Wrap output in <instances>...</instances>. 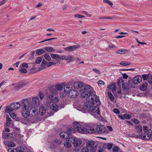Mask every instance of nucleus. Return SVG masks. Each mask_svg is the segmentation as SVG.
<instances>
[{
	"mask_svg": "<svg viewBox=\"0 0 152 152\" xmlns=\"http://www.w3.org/2000/svg\"><path fill=\"white\" fill-rule=\"evenodd\" d=\"M93 102H91V107L90 108V113L95 117L100 115L99 108L98 106L100 104V102L98 96L96 95V97L94 99Z\"/></svg>",
	"mask_w": 152,
	"mask_h": 152,
	"instance_id": "f257e3e1",
	"label": "nucleus"
},
{
	"mask_svg": "<svg viewBox=\"0 0 152 152\" xmlns=\"http://www.w3.org/2000/svg\"><path fill=\"white\" fill-rule=\"evenodd\" d=\"M94 91L93 88L91 86L85 84L80 89V92L82 97H87L88 101L91 98L92 96L95 95L92 94Z\"/></svg>",
	"mask_w": 152,
	"mask_h": 152,
	"instance_id": "f03ea898",
	"label": "nucleus"
},
{
	"mask_svg": "<svg viewBox=\"0 0 152 152\" xmlns=\"http://www.w3.org/2000/svg\"><path fill=\"white\" fill-rule=\"evenodd\" d=\"M72 85L70 84L66 85L64 89L65 92H67V95L69 97L75 98L78 95V93L77 90H72Z\"/></svg>",
	"mask_w": 152,
	"mask_h": 152,
	"instance_id": "7ed1b4c3",
	"label": "nucleus"
},
{
	"mask_svg": "<svg viewBox=\"0 0 152 152\" xmlns=\"http://www.w3.org/2000/svg\"><path fill=\"white\" fill-rule=\"evenodd\" d=\"M96 97V95L92 96L87 102H85L84 105L80 108V111L83 113H89L90 111V108L91 107V102H93L94 99Z\"/></svg>",
	"mask_w": 152,
	"mask_h": 152,
	"instance_id": "20e7f679",
	"label": "nucleus"
},
{
	"mask_svg": "<svg viewBox=\"0 0 152 152\" xmlns=\"http://www.w3.org/2000/svg\"><path fill=\"white\" fill-rule=\"evenodd\" d=\"M73 126L77 129V132L83 134H87L86 128L81 126L79 123L77 122L73 123Z\"/></svg>",
	"mask_w": 152,
	"mask_h": 152,
	"instance_id": "39448f33",
	"label": "nucleus"
},
{
	"mask_svg": "<svg viewBox=\"0 0 152 152\" xmlns=\"http://www.w3.org/2000/svg\"><path fill=\"white\" fill-rule=\"evenodd\" d=\"M49 91H50V94L47 96V99L50 100L51 101L53 99L55 96L56 94V91L55 89L54 86H50L48 88Z\"/></svg>",
	"mask_w": 152,
	"mask_h": 152,
	"instance_id": "423d86ee",
	"label": "nucleus"
},
{
	"mask_svg": "<svg viewBox=\"0 0 152 152\" xmlns=\"http://www.w3.org/2000/svg\"><path fill=\"white\" fill-rule=\"evenodd\" d=\"M96 132L99 134H107L108 131L106 128L102 125H98L96 126Z\"/></svg>",
	"mask_w": 152,
	"mask_h": 152,
	"instance_id": "0eeeda50",
	"label": "nucleus"
},
{
	"mask_svg": "<svg viewBox=\"0 0 152 152\" xmlns=\"http://www.w3.org/2000/svg\"><path fill=\"white\" fill-rule=\"evenodd\" d=\"M21 106L23 109L28 110V108L32 106V105L29 102L27 99H25L21 103Z\"/></svg>",
	"mask_w": 152,
	"mask_h": 152,
	"instance_id": "6e6552de",
	"label": "nucleus"
},
{
	"mask_svg": "<svg viewBox=\"0 0 152 152\" xmlns=\"http://www.w3.org/2000/svg\"><path fill=\"white\" fill-rule=\"evenodd\" d=\"M28 110L29 115L31 116L36 117L38 114V110L35 107L31 106Z\"/></svg>",
	"mask_w": 152,
	"mask_h": 152,
	"instance_id": "1a4fd4ad",
	"label": "nucleus"
},
{
	"mask_svg": "<svg viewBox=\"0 0 152 152\" xmlns=\"http://www.w3.org/2000/svg\"><path fill=\"white\" fill-rule=\"evenodd\" d=\"M150 132L149 131V132L148 133H145L143 134H141V135H137L135 136V137L137 138H141L143 140H148L150 139Z\"/></svg>",
	"mask_w": 152,
	"mask_h": 152,
	"instance_id": "9d476101",
	"label": "nucleus"
},
{
	"mask_svg": "<svg viewBox=\"0 0 152 152\" xmlns=\"http://www.w3.org/2000/svg\"><path fill=\"white\" fill-rule=\"evenodd\" d=\"M35 117L31 116L29 115L25 120L22 121V123L25 124L28 123H34L35 121Z\"/></svg>",
	"mask_w": 152,
	"mask_h": 152,
	"instance_id": "9b49d317",
	"label": "nucleus"
},
{
	"mask_svg": "<svg viewBox=\"0 0 152 152\" xmlns=\"http://www.w3.org/2000/svg\"><path fill=\"white\" fill-rule=\"evenodd\" d=\"M79 47L80 45H76L65 48H64V50L65 51L72 52L75 50L77 48H79Z\"/></svg>",
	"mask_w": 152,
	"mask_h": 152,
	"instance_id": "f8f14e48",
	"label": "nucleus"
},
{
	"mask_svg": "<svg viewBox=\"0 0 152 152\" xmlns=\"http://www.w3.org/2000/svg\"><path fill=\"white\" fill-rule=\"evenodd\" d=\"M32 105L34 106H39V100L38 97L35 96L33 97L32 99Z\"/></svg>",
	"mask_w": 152,
	"mask_h": 152,
	"instance_id": "ddd939ff",
	"label": "nucleus"
},
{
	"mask_svg": "<svg viewBox=\"0 0 152 152\" xmlns=\"http://www.w3.org/2000/svg\"><path fill=\"white\" fill-rule=\"evenodd\" d=\"M142 80V77L140 76H137L135 77L133 79L132 81L135 84H138Z\"/></svg>",
	"mask_w": 152,
	"mask_h": 152,
	"instance_id": "4468645a",
	"label": "nucleus"
},
{
	"mask_svg": "<svg viewBox=\"0 0 152 152\" xmlns=\"http://www.w3.org/2000/svg\"><path fill=\"white\" fill-rule=\"evenodd\" d=\"M84 85L82 82H77L75 83L73 85V87L75 88H80L81 89L82 87Z\"/></svg>",
	"mask_w": 152,
	"mask_h": 152,
	"instance_id": "2eb2a0df",
	"label": "nucleus"
},
{
	"mask_svg": "<svg viewBox=\"0 0 152 152\" xmlns=\"http://www.w3.org/2000/svg\"><path fill=\"white\" fill-rule=\"evenodd\" d=\"M73 57L72 56H60V59L66 61H72Z\"/></svg>",
	"mask_w": 152,
	"mask_h": 152,
	"instance_id": "dca6fc26",
	"label": "nucleus"
},
{
	"mask_svg": "<svg viewBox=\"0 0 152 152\" xmlns=\"http://www.w3.org/2000/svg\"><path fill=\"white\" fill-rule=\"evenodd\" d=\"M11 104V106L13 107L14 110L18 109L20 106V103L18 102L12 103Z\"/></svg>",
	"mask_w": 152,
	"mask_h": 152,
	"instance_id": "f3484780",
	"label": "nucleus"
},
{
	"mask_svg": "<svg viewBox=\"0 0 152 152\" xmlns=\"http://www.w3.org/2000/svg\"><path fill=\"white\" fill-rule=\"evenodd\" d=\"M28 110L23 109L21 112V113L23 116L25 118V120L26 119L29 115V112H28Z\"/></svg>",
	"mask_w": 152,
	"mask_h": 152,
	"instance_id": "a211bd4d",
	"label": "nucleus"
},
{
	"mask_svg": "<svg viewBox=\"0 0 152 152\" xmlns=\"http://www.w3.org/2000/svg\"><path fill=\"white\" fill-rule=\"evenodd\" d=\"M87 134L89 133L90 134L94 133L96 132L95 130L92 127L88 126L86 127Z\"/></svg>",
	"mask_w": 152,
	"mask_h": 152,
	"instance_id": "6ab92c4d",
	"label": "nucleus"
},
{
	"mask_svg": "<svg viewBox=\"0 0 152 152\" xmlns=\"http://www.w3.org/2000/svg\"><path fill=\"white\" fill-rule=\"evenodd\" d=\"M135 132L137 133H140L142 131V126L140 125H137L135 127Z\"/></svg>",
	"mask_w": 152,
	"mask_h": 152,
	"instance_id": "aec40b11",
	"label": "nucleus"
},
{
	"mask_svg": "<svg viewBox=\"0 0 152 152\" xmlns=\"http://www.w3.org/2000/svg\"><path fill=\"white\" fill-rule=\"evenodd\" d=\"M76 132L77 129L74 127V128H70L68 129L67 130L66 133L67 134L69 135L73 133Z\"/></svg>",
	"mask_w": 152,
	"mask_h": 152,
	"instance_id": "412c9836",
	"label": "nucleus"
},
{
	"mask_svg": "<svg viewBox=\"0 0 152 152\" xmlns=\"http://www.w3.org/2000/svg\"><path fill=\"white\" fill-rule=\"evenodd\" d=\"M14 110L13 108V107H12V106H11V104H10V105L6 107L5 110V112L7 113H10L12 112Z\"/></svg>",
	"mask_w": 152,
	"mask_h": 152,
	"instance_id": "4be33fe9",
	"label": "nucleus"
},
{
	"mask_svg": "<svg viewBox=\"0 0 152 152\" xmlns=\"http://www.w3.org/2000/svg\"><path fill=\"white\" fill-rule=\"evenodd\" d=\"M58 107V105L55 103H53L50 107V109L55 112H56L58 110L57 109Z\"/></svg>",
	"mask_w": 152,
	"mask_h": 152,
	"instance_id": "5701e85b",
	"label": "nucleus"
},
{
	"mask_svg": "<svg viewBox=\"0 0 152 152\" xmlns=\"http://www.w3.org/2000/svg\"><path fill=\"white\" fill-rule=\"evenodd\" d=\"M82 141L80 139H76L73 144L75 147H79L81 144Z\"/></svg>",
	"mask_w": 152,
	"mask_h": 152,
	"instance_id": "b1692460",
	"label": "nucleus"
},
{
	"mask_svg": "<svg viewBox=\"0 0 152 152\" xmlns=\"http://www.w3.org/2000/svg\"><path fill=\"white\" fill-rule=\"evenodd\" d=\"M95 142L94 141H89L87 142L86 143V146L89 149L91 147L95 145Z\"/></svg>",
	"mask_w": 152,
	"mask_h": 152,
	"instance_id": "393cba45",
	"label": "nucleus"
},
{
	"mask_svg": "<svg viewBox=\"0 0 152 152\" xmlns=\"http://www.w3.org/2000/svg\"><path fill=\"white\" fill-rule=\"evenodd\" d=\"M60 137L62 138L68 139L69 135L67 134L66 132H61L60 134Z\"/></svg>",
	"mask_w": 152,
	"mask_h": 152,
	"instance_id": "a878e982",
	"label": "nucleus"
},
{
	"mask_svg": "<svg viewBox=\"0 0 152 152\" xmlns=\"http://www.w3.org/2000/svg\"><path fill=\"white\" fill-rule=\"evenodd\" d=\"M123 91H126L128 89V87L126 83H125L124 81L123 80L121 81Z\"/></svg>",
	"mask_w": 152,
	"mask_h": 152,
	"instance_id": "bb28decb",
	"label": "nucleus"
},
{
	"mask_svg": "<svg viewBox=\"0 0 152 152\" xmlns=\"http://www.w3.org/2000/svg\"><path fill=\"white\" fill-rule=\"evenodd\" d=\"M39 111L40 115H43L46 113V110L45 107H41L39 108Z\"/></svg>",
	"mask_w": 152,
	"mask_h": 152,
	"instance_id": "cd10ccee",
	"label": "nucleus"
},
{
	"mask_svg": "<svg viewBox=\"0 0 152 152\" xmlns=\"http://www.w3.org/2000/svg\"><path fill=\"white\" fill-rule=\"evenodd\" d=\"M4 144L7 145L9 147H13L15 146V143L12 142H4Z\"/></svg>",
	"mask_w": 152,
	"mask_h": 152,
	"instance_id": "c85d7f7f",
	"label": "nucleus"
},
{
	"mask_svg": "<svg viewBox=\"0 0 152 152\" xmlns=\"http://www.w3.org/2000/svg\"><path fill=\"white\" fill-rule=\"evenodd\" d=\"M107 87L108 89H110L113 92L116 90V87L114 84H110Z\"/></svg>",
	"mask_w": 152,
	"mask_h": 152,
	"instance_id": "c756f323",
	"label": "nucleus"
},
{
	"mask_svg": "<svg viewBox=\"0 0 152 152\" xmlns=\"http://www.w3.org/2000/svg\"><path fill=\"white\" fill-rule=\"evenodd\" d=\"M147 83L146 82H145L140 87V90L142 91H145L147 88Z\"/></svg>",
	"mask_w": 152,
	"mask_h": 152,
	"instance_id": "7c9ffc66",
	"label": "nucleus"
},
{
	"mask_svg": "<svg viewBox=\"0 0 152 152\" xmlns=\"http://www.w3.org/2000/svg\"><path fill=\"white\" fill-rule=\"evenodd\" d=\"M44 48L48 52H54L55 51V50L53 48L51 47H45Z\"/></svg>",
	"mask_w": 152,
	"mask_h": 152,
	"instance_id": "2f4dec72",
	"label": "nucleus"
},
{
	"mask_svg": "<svg viewBox=\"0 0 152 152\" xmlns=\"http://www.w3.org/2000/svg\"><path fill=\"white\" fill-rule=\"evenodd\" d=\"M64 146L67 148H70L72 146L71 143L68 140V139H67L66 141L64 142Z\"/></svg>",
	"mask_w": 152,
	"mask_h": 152,
	"instance_id": "473e14b6",
	"label": "nucleus"
},
{
	"mask_svg": "<svg viewBox=\"0 0 152 152\" xmlns=\"http://www.w3.org/2000/svg\"><path fill=\"white\" fill-rule=\"evenodd\" d=\"M12 133H6L3 135V138L5 139H9L12 137Z\"/></svg>",
	"mask_w": 152,
	"mask_h": 152,
	"instance_id": "72a5a7b5",
	"label": "nucleus"
},
{
	"mask_svg": "<svg viewBox=\"0 0 152 152\" xmlns=\"http://www.w3.org/2000/svg\"><path fill=\"white\" fill-rule=\"evenodd\" d=\"M46 52L44 50L42 49H39L36 50V52L37 54L38 55H41Z\"/></svg>",
	"mask_w": 152,
	"mask_h": 152,
	"instance_id": "f704fd0d",
	"label": "nucleus"
},
{
	"mask_svg": "<svg viewBox=\"0 0 152 152\" xmlns=\"http://www.w3.org/2000/svg\"><path fill=\"white\" fill-rule=\"evenodd\" d=\"M19 71L20 73H26L27 72V70L25 68H23L21 66H20Z\"/></svg>",
	"mask_w": 152,
	"mask_h": 152,
	"instance_id": "c9c22d12",
	"label": "nucleus"
},
{
	"mask_svg": "<svg viewBox=\"0 0 152 152\" xmlns=\"http://www.w3.org/2000/svg\"><path fill=\"white\" fill-rule=\"evenodd\" d=\"M25 85L22 84H17L15 87V89L17 90H19L21 88L24 86Z\"/></svg>",
	"mask_w": 152,
	"mask_h": 152,
	"instance_id": "e433bc0d",
	"label": "nucleus"
},
{
	"mask_svg": "<svg viewBox=\"0 0 152 152\" xmlns=\"http://www.w3.org/2000/svg\"><path fill=\"white\" fill-rule=\"evenodd\" d=\"M126 50H119L115 51L116 53L118 54H125L126 52Z\"/></svg>",
	"mask_w": 152,
	"mask_h": 152,
	"instance_id": "4c0bfd02",
	"label": "nucleus"
},
{
	"mask_svg": "<svg viewBox=\"0 0 152 152\" xmlns=\"http://www.w3.org/2000/svg\"><path fill=\"white\" fill-rule=\"evenodd\" d=\"M76 139L74 137H72L70 138L68 137V140L71 143H72L74 144Z\"/></svg>",
	"mask_w": 152,
	"mask_h": 152,
	"instance_id": "58836bf2",
	"label": "nucleus"
},
{
	"mask_svg": "<svg viewBox=\"0 0 152 152\" xmlns=\"http://www.w3.org/2000/svg\"><path fill=\"white\" fill-rule=\"evenodd\" d=\"M54 88L56 91L57 90H58V91H60L61 90H62L63 87V86L62 85H58L57 86L56 88H55L54 87ZM56 92H57V91Z\"/></svg>",
	"mask_w": 152,
	"mask_h": 152,
	"instance_id": "ea45409f",
	"label": "nucleus"
},
{
	"mask_svg": "<svg viewBox=\"0 0 152 152\" xmlns=\"http://www.w3.org/2000/svg\"><path fill=\"white\" fill-rule=\"evenodd\" d=\"M89 152H95L96 150V146L94 145L89 149Z\"/></svg>",
	"mask_w": 152,
	"mask_h": 152,
	"instance_id": "a19ab883",
	"label": "nucleus"
},
{
	"mask_svg": "<svg viewBox=\"0 0 152 152\" xmlns=\"http://www.w3.org/2000/svg\"><path fill=\"white\" fill-rule=\"evenodd\" d=\"M20 148H18L16 149L10 148L8 150V152H18Z\"/></svg>",
	"mask_w": 152,
	"mask_h": 152,
	"instance_id": "79ce46f5",
	"label": "nucleus"
},
{
	"mask_svg": "<svg viewBox=\"0 0 152 152\" xmlns=\"http://www.w3.org/2000/svg\"><path fill=\"white\" fill-rule=\"evenodd\" d=\"M48 64L47 62L45 60H43L42 62L41 63V66L43 68L42 69H44L46 68V67L44 66L45 65Z\"/></svg>",
	"mask_w": 152,
	"mask_h": 152,
	"instance_id": "37998d69",
	"label": "nucleus"
},
{
	"mask_svg": "<svg viewBox=\"0 0 152 152\" xmlns=\"http://www.w3.org/2000/svg\"><path fill=\"white\" fill-rule=\"evenodd\" d=\"M59 98L55 96L54 97V98L53 99L51 100V102L53 103H56L59 101Z\"/></svg>",
	"mask_w": 152,
	"mask_h": 152,
	"instance_id": "c03bdc74",
	"label": "nucleus"
},
{
	"mask_svg": "<svg viewBox=\"0 0 152 152\" xmlns=\"http://www.w3.org/2000/svg\"><path fill=\"white\" fill-rule=\"evenodd\" d=\"M107 94L110 98V100L111 101H113L114 100V97L111 92H108L107 93Z\"/></svg>",
	"mask_w": 152,
	"mask_h": 152,
	"instance_id": "a18cd8bd",
	"label": "nucleus"
},
{
	"mask_svg": "<svg viewBox=\"0 0 152 152\" xmlns=\"http://www.w3.org/2000/svg\"><path fill=\"white\" fill-rule=\"evenodd\" d=\"M51 56L53 59H57L58 58L60 59V56L58 55L55 54H51Z\"/></svg>",
	"mask_w": 152,
	"mask_h": 152,
	"instance_id": "49530a36",
	"label": "nucleus"
},
{
	"mask_svg": "<svg viewBox=\"0 0 152 152\" xmlns=\"http://www.w3.org/2000/svg\"><path fill=\"white\" fill-rule=\"evenodd\" d=\"M120 64L124 66H126L130 65L131 63L130 62L122 61L120 63Z\"/></svg>",
	"mask_w": 152,
	"mask_h": 152,
	"instance_id": "de8ad7c7",
	"label": "nucleus"
},
{
	"mask_svg": "<svg viewBox=\"0 0 152 152\" xmlns=\"http://www.w3.org/2000/svg\"><path fill=\"white\" fill-rule=\"evenodd\" d=\"M44 56L46 60L49 61L51 60L49 54H45L44 55Z\"/></svg>",
	"mask_w": 152,
	"mask_h": 152,
	"instance_id": "09e8293b",
	"label": "nucleus"
},
{
	"mask_svg": "<svg viewBox=\"0 0 152 152\" xmlns=\"http://www.w3.org/2000/svg\"><path fill=\"white\" fill-rule=\"evenodd\" d=\"M149 74H143L142 75V78H143V79L144 80H146L147 79H148V77Z\"/></svg>",
	"mask_w": 152,
	"mask_h": 152,
	"instance_id": "8fccbe9b",
	"label": "nucleus"
},
{
	"mask_svg": "<svg viewBox=\"0 0 152 152\" xmlns=\"http://www.w3.org/2000/svg\"><path fill=\"white\" fill-rule=\"evenodd\" d=\"M20 66L22 67L23 68H28V65L26 63L21 64Z\"/></svg>",
	"mask_w": 152,
	"mask_h": 152,
	"instance_id": "3c124183",
	"label": "nucleus"
},
{
	"mask_svg": "<svg viewBox=\"0 0 152 152\" xmlns=\"http://www.w3.org/2000/svg\"><path fill=\"white\" fill-rule=\"evenodd\" d=\"M66 94H67V92H65L64 91V92H62L60 93V96L61 97H64L66 95Z\"/></svg>",
	"mask_w": 152,
	"mask_h": 152,
	"instance_id": "603ef678",
	"label": "nucleus"
},
{
	"mask_svg": "<svg viewBox=\"0 0 152 152\" xmlns=\"http://www.w3.org/2000/svg\"><path fill=\"white\" fill-rule=\"evenodd\" d=\"M119 149L120 148L118 146L114 147L112 149L113 152H117Z\"/></svg>",
	"mask_w": 152,
	"mask_h": 152,
	"instance_id": "864d4df0",
	"label": "nucleus"
},
{
	"mask_svg": "<svg viewBox=\"0 0 152 152\" xmlns=\"http://www.w3.org/2000/svg\"><path fill=\"white\" fill-rule=\"evenodd\" d=\"M103 2L107 3L111 6H112L113 5V3L109 0H103Z\"/></svg>",
	"mask_w": 152,
	"mask_h": 152,
	"instance_id": "5fc2aeb1",
	"label": "nucleus"
},
{
	"mask_svg": "<svg viewBox=\"0 0 152 152\" xmlns=\"http://www.w3.org/2000/svg\"><path fill=\"white\" fill-rule=\"evenodd\" d=\"M42 58L40 57H38L36 60L35 62L37 64H39L41 62Z\"/></svg>",
	"mask_w": 152,
	"mask_h": 152,
	"instance_id": "6e6d98bb",
	"label": "nucleus"
},
{
	"mask_svg": "<svg viewBox=\"0 0 152 152\" xmlns=\"http://www.w3.org/2000/svg\"><path fill=\"white\" fill-rule=\"evenodd\" d=\"M124 116L125 118L126 119H129L131 118V115L128 114H124Z\"/></svg>",
	"mask_w": 152,
	"mask_h": 152,
	"instance_id": "4d7b16f0",
	"label": "nucleus"
},
{
	"mask_svg": "<svg viewBox=\"0 0 152 152\" xmlns=\"http://www.w3.org/2000/svg\"><path fill=\"white\" fill-rule=\"evenodd\" d=\"M89 151V148H88L87 147H85L83 148L81 152H88Z\"/></svg>",
	"mask_w": 152,
	"mask_h": 152,
	"instance_id": "13d9d810",
	"label": "nucleus"
},
{
	"mask_svg": "<svg viewBox=\"0 0 152 152\" xmlns=\"http://www.w3.org/2000/svg\"><path fill=\"white\" fill-rule=\"evenodd\" d=\"M113 147L112 144L108 143L107 145L106 148L108 150H110Z\"/></svg>",
	"mask_w": 152,
	"mask_h": 152,
	"instance_id": "bf43d9fd",
	"label": "nucleus"
},
{
	"mask_svg": "<svg viewBox=\"0 0 152 152\" xmlns=\"http://www.w3.org/2000/svg\"><path fill=\"white\" fill-rule=\"evenodd\" d=\"M134 123L138 124L140 123V121L136 119H132L131 120Z\"/></svg>",
	"mask_w": 152,
	"mask_h": 152,
	"instance_id": "052dcab7",
	"label": "nucleus"
},
{
	"mask_svg": "<svg viewBox=\"0 0 152 152\" xmlns=\"http://www.w3.org/2000/svg\"><path fill=\"white\" fill-rule=\"evenodd\" d=\"M10 115L13 119L15 118L16 117V115L14 113H10Z\"/></svg>",
	"mask_w": 152,
	"mask_h": 152,
	"instance_id": "680f3d73",
	"label": "nucleus"
},
{
	"mask_svg": "<svg viewBox=\"0 0 152 152\" xmlns=\"http://www.w3.org/2000/svg\"><path fill=\"white\" fill-rule=\"evenodd\" d=\"M148 83L150 84H152V76H149L148 79Z\"/></svg>",
	"mask_w": 152,
	"mask_h": 152,
	"instance_id": "e2e57ef3",
	"label": "nucleus"
},
{
	"mask_svg": "<svg viewBox=\"0 0 152 152\" xmlns=\"http://www.w3.org/2000/svg\"><path fill=\"white\" fill-rule=\"evenodd\" d=\"M75 16L76 18H84L85 17L84 16L82 15H77L76 14L75 15Z\"/></svg>",
	"mask_w": 152,
	"mask_h": 152,
	"instance_id": "0e129e2a",
	"label": "nucleus"
},
{
	"mask_svg": "<svg viewBox=\"0 0 152 152\" xmlns=\"http://www.w3.org/2000/svg\"><path fill=\"white\" fill-rule=\"evenodd\" d=\"M148 127L146 126H144L143 127V130L145 133H146L147 132V131H148Z\"/></svg>",
	"mask_w": 152,
	"mask_h": 152,
	"instance_id": "69168bd1",
	"label": "nucleus"
},
{
	"mask_svg": "<svg viewBox=\"0 0 152 152\" xmlns=\"http://www.w3.org/2000/svg\"><path fill=\"white\" fill-rule=\"evenodd\" d=\"M93 71H94L95 72L98 73L99 74H101V72L99 70H98L96 68H93Z\"/></svg>",
	"mask_w": 152,
	"mask_h": 152,
	"instance_id": "338daca9",
	"label": "nucleus"
},
{
	"mask_svg": "<svg viewBox=\"0 0 152 152\" xmlns=\"http://www.w3.org/2000/svg\"><path fill=\"white\" fill-rule=\"evenodd\" d=\"M113 111L115 113L117 114H118L120 113V111L118 109L116 108L113 109Z\"/></svg>",
	"mask_w": 152,
	"mask_h": 152,
	"instance_id": "774afa93",
	"label": "nucleus"
}]
</instances>
